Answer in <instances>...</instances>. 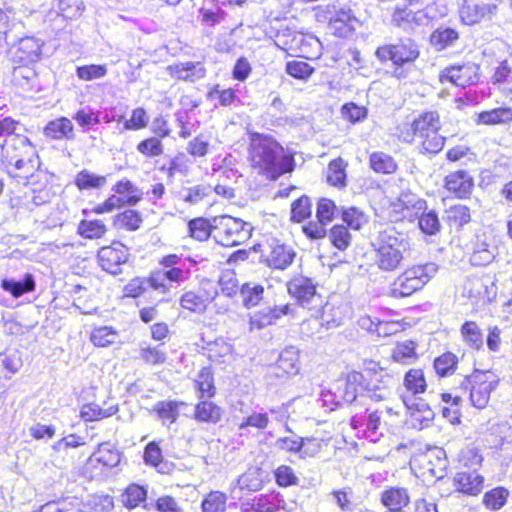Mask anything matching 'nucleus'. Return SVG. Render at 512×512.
Masks as SVG:
<instances>
[{
    "label": "nucleus",
    "instance_id": "nucleus-1",
    "mask_svg": "<svg viewBox=\"0 0 512 512\" xmlns=\"http://www.w3.org/2000/svg\"><path fill=\"white\" fill-rule=\"evenodd\" d=\"M249 161L253 170L276 180L294 169L292 154H284L283 147L272 137L255 134L249 146Z\"/></svg>",
    "mask_w": 512,
    "mask_h": 512
},
{
    "label": "nucleus",
    "instance_id": "nucleus-2",
    "mask_svg": "<svg viewBox=\"0 0 512 512\" xmlns=\"http://www.w3.org/2000/svg\"><path fill=\"white\" fill-rule=\"evenodd\" d=\"M1 160L8 174L24 180L40 166L36 148L26 136L19 133L6 138L1 145Z\"/></svg>",
    "mask_w": 512,
    "mask_h": 512
},
{
    "label": "nucleus",
    "instance_id": "nucleus-3",
    "mask_svg": "<svg viewBox=\"0 0 512 512\" xmlns=\"http://www.w3.org/2000/svg\"><path fill=\"white\" fill-rule=\"evenodd\" d=\"M382 377L383 370L375 362H370L363 372H349L344 381V400L352 403L358 395L364 393H367L368 397L375 401L386 399L390 391L386 385L379 386L377 384Z\"/></svg>",
    "mask_w": 512,
    "mask_h": 512
},
{
    "label": "nucleus",
    "instance_id": "nucleus-4",
    "mask_svg": "<svg viewBox=\"0 0 512 512\" xmlns=\"http://www.w3.org/2000/svg\"><path fill=\"white\" fill-rule=\"evenodd\" d=\"M409 131L402 134L406 142H415L421 153L436 154L440 152L445 144V137L439 134L441 122L436 111L421 113L410 125Z\"/></svg>",
    "mask_w": 512,
    "mask_h": 512
},
{
    "label": "nucleus",
    "instance_id": "nucleus-5",
    "mask_svg": "<svg viewBox=\"0 0 512 512\" xmlns=\"http://www.w3.org/2000/svg\"><path fill=\"white\" fill-rule=\"evenodd\" d=\"M406 237L395 228L390 227L379 232L375 243V265L383 272L397 270L408 251Z\"/></svg>",
    "mask_w": 512,
    "mask_h": 512
},
{
    "label": "nucleus",
    "instance_id": "nucleus-6",
    "mask_svg": "<svg viewBox=\"0 0 512 512\" xmlns=\"http://www.w3.org/2000/svg\"><path fill=\"white\" fill-rule=\"evenodd\" d=\"M437 272L438 265L434 262L407 267L395 278L388 294L395 299L409 297L422 290Z\"/></svg>",
    "mask_w": 512,
    "mask_h": 512
},
{
    "label": "nucleus",
    "instance_id": "nucleus-7",
    "mask_svg": "<svg viewBox=\"0 0 512 512\" xmlns=\"http://www.w3.org/2000/svg\"><path fill=\"white\" fill-rule=\"evenodd\" d=\"M213 228V239L225 247L243 244L252 233V226L249 223L229 215L214 217Z\"/></svg>",
    "mask_w": 512,
    "mask_h": 512
},
{
    "label": "nucleus",
    "instance_id": "nucleus-8",
    "mask_svg": "<svg viewBox=\"0 0 512 512\" xmlns=\"http://www.w3.org/2000/svg\"><path fill=\"white\" fill-rule=\"evenodd\" d=\"M419 48L410 38L400 39L394 44H385L377 48L375 55L381 62L391 61L395 66L398 77V69L405 64L413 63L419 57Z\"/></svg>",
    "mask_w": 512,
    "mask_h": 512
},
{
    "label": "nucleus",
    "instance_id": "nucleus-9",
    "mask_svg": "<svg viewBox=\"0 0 512 512\" xmlns=\"http://www.w3.org/2000/svg\"><path fill=\"white\" fill-rule=\"evenodd\" d=\"M471 384L470 400L474 407L483 409L487 406L490 394L499 384V377L492 371H475L469 378Z\"/></svg>",
    "mask_w": 512,
    "mask_h": 512
},
{
    "label": "nucleus",
    "instance_id": "nucleus-10",
    "mask_svg": "<svg viewBox=\"0 0 512 512\" xmlns=\"http://www.w3.org/2000/svg\"><path fill=\"white\" fill-rule=\"evenodd\" d=\"M411 463L421 470L423 477L431 476L436 479H442L448 467L446 453L438 447L430 448L425 453L413 457Z\"/></svg>",
    "mask_w": 512,
    "mask_h": 512
},
{
    "label": "nucleus",
    "instance_id": "nucleus-11",
    "mask_svg": "<svg viewBox=\"0 0 512 512\" xmlns=\"http://www.w3.org/2000/svg\"><path fill=\"white\" fill-rule=\"evenodd\" d=\"M289 294L294 297L300 306L308 310H319L322 307L323 299L316 292V287L311 279L297 277L291 280L288 285Z\"/></svg>",
    "mask_w": 512,
    "mask_h": 512
},
{
    "label": "nucleus",
    "instance_id": "nucleus-12",
    "mask_svg": "<svg viewBox=\"0 0 512 512\" xmlns=\"http://www.w3.org/2000/svg\"><path fill=\"white\" fill-rule=\"evenodd\" d=\"M100 267L113 275L121 273V267L128 260V249L120 242L99 249L97 255Z\"/></svg>",
    "mask_w": 512,
    "mask_h": 512
},
{
    "label": "nucleus",
    "instance_id": "nucleus-13",
    "mask_svg": "<svg viewBox=\"0 0 512 512\" xmlns=\"http://www.w3.org/2000/svg\"><path fill=\"white\" fill-rule=\"evenodd\" d=\"M479 78V66L474 63L454 65L443 69L439 75L441 83L451 82L456 86L473 85Z\"/></svg>",
    "mask_w": 512,
    "mask_h": 512
},
{
    "label": "nucleus",
    "instance_id": "nucleus-14",
    "mask_svg": "<svg viewBox=\"0 0 512 512\" xmlns=\"http://www.w3.org/2000/svg\"><path fill=\"white\" fill-rule=\"evenodd\" d=\"M189 271L182 268L157 270L151 274L147 282L155 291L169 294L174 288L173 284H180L188 280Z\"/></svg>",
    "mask_w": 512,
    "mask_h": 512
},
{
    "label": "nucleus",
    "instance_id": "nucleus-15",
    "mask_svg": "<svg viewBox=\"0 0 512 512\" xmlns=\"http://www.w3.org/2000/svg\"><path fill=\"white\" fill-rule=\"evenodd\" d=\"M265 263L273 269L284 270L290 266L295 258V252L278 240H272L263 253Z\"/></svg>",
    "mask_w": 512,
    "mask_h": 512
},
{
    "label": "nucleus",
    "instance_id": "nucleus-16",
    "mask_svg": "<svg viewBox=\"0 0 512 512\" xmlns=\"http://www.w3.org/2000/svg\"><path fill=\"white\" fill-rule=\"evenodd\" d=\"M497 5L494 3H473L464 1L460 7V18L466 25H474L482 20L491 19L497 13Z\"/></svg>",
    "mask_w": 512,
    "mask_h": 512
},
{
    "label": "nucleus",
    "instance_id": "nucleus-17",
    "mask_svg": "<svg viewBox=\"0 0 512 512\" xmlns=\"http://www.w3.org/2000/svg\"><path fill=\"white\" fill-rule=\"evenodd\" d=\"M42 42L33 37L26 36L21 38L17 45L12 49L13 62L19 64H31L40 59Z\"/></svg>",
    "mask_w": 512,
    "mask_h": 512
},
{
    "label": "nucleus",
    "instance_id": "nucleus-18",
    "mask_svg": "<svg viewBox=\"0 0 512 512\" xmlns=\"http://www.w3.org/2000/svg\"><path fill=\"white\" fill-rule=\"evenodd\" d=\"M359 26V20L350 9H340L330 19L329 27L339 37H349Z\"/></svg>",
    "mask_w": 512,
    "mask_h": 512
},
{
    "label": "nucleus",
    "instance_id": "nucleus-19",
    "mask_svg": "<svg viewBox=\"0 0 512 512\" xmlns=\"http://www.w3.org/2000/svg\"><path fill=\"white\" fill-rule=\"evenodd\" d=\"M167 70L172 77L189 82H196L206 75V69L201 62L177 63L168 66Z\"/></svg>",
    "mask_w": 512,
    "mask_h": 512
},
{
    "label": "nucleus",
    "instance_id": "nucleus-20",
    "mask_svg": "<svg viewBox=\"0 0 512 512\" xmlns=\"http://www.w3.org/2000/svg\"><path fill=\"white\" fill-rule=\"evenodd\" d=\"M445 187L458 198H464L472 191L473 179L467 172L459 170L446 176Z\"/></svg>",
    "mask_w": 512,
    "mask_h": 512
},
{
    "label": "nucleus",
    "instance_id": "nucleus-21",
    "mask_svg": "<svg viewBox=\"0 0 512 512\" xmlns=\"http://www.w3.org/2000/svg\"><path fill=\"white\" fill-rule=\"evenodd\" d=\"M454 480L458 490L466 494L477 495L483 489L484 478L476 470L458 472Z\"/></svg>",
    "mask_w": 512,
    "mask_h": 512
},
{
    "label": "nucleus",
    "instance_id": "nucleus-22",
    "mask_svg": "<svg viewBox=\"0 0 512 512\" xmlns=\"http://www.w3.org/2000/svg\"><path fill=\"white\" fill-rule=\"evenodd\" d=\"M12 82L24 92L32 91L37 84L36 71L29 64H20L13 69Z\"/></svg>",
    "mask_w": 512,
    "mask_h": 512
},
{
    "label": "nucleus",
    "instance_id": "nucleus-23",
    "mask_svg": "<svg viewBox=\"0 0 512 512\" xmlns=\"http://www.w3.org/2000/svg\"><path fill=\"white\" fill-rule=\"evenodd\" d=\"M1 288L13 297L19 298L35 289L34 277L32 274L27 273L21 280L5 278L1 281Z\"/></svg>",
    "mask_w": 512,
    "mask_h": 512
},
{
    "label": "nucleus",
    "instance_id": "nucleus-24",
    "mask_svg": "<svg viewBox=\"0 0 512 512\" xmlns=\"http://www.w3.org/2000/svg\"><path fill=\"white\" fill-rule=\"evenodd\" d=\"M112 191L123 197V202L127 206H135L143 197V192L128 179L118 181L112 187Z\"/></svg>",
    "mask_w": 512,
    "mask_h": 512
},
{
    "label": "nucleus",
    "instance_id": "nucleus-25",
    "mask_svg": "<svg viewBox=\"0 0 512 512\" xmlns=\"http://www.w3.org/2000/svg\"><path fill=\"white\" fill-rule=\"evenodd\" d=\"M477 124L482 125H499L512 122V109L507 107H499L489 111H483L477 114Z\"/></svg>",
    "mask_w": 512,
    "mask_h": 512
},
{
    "label": "nucleus",
    "instance_id": "nucleus-26",
    "mask_svg": "<svg viewBox=\"0 0 512 512\" xmlns=\"http://www.w3.org/2000/svg\"><path fill=\"white\" fill-rule=\"evenodd\" d=\"M277 367L287 375H296L300 370L299 351L294 346L285 348L279 355Z\"/></svg>",
    "mask_w": 512,
    "mask_h": 512
},
{
    "label": "nucleus",
    "instance_id": "nucleus-27",
    "mask_svg": "<svg viewBox=\"0 0 512 512\" xmlns=\"http://www.w3.org/2000/svg\"><path fill=\"white\" fill-rule=\"evenodd\" d=\"M381 501L388 509L403 511L402 509L408 505L410 497L405 488H390L382 493Z\"/></svg>",
    "mask_w": 512,
    "mask_h": 512
},
{
    "label": "nucleus",
    "instance_id": "nucleus-28",
    "mask_svg": "<svg viewBox=\"0 0 512 512\" xmlns=\"http://www.w3.org/2000/svg\"><path fill=\"white\" fill-rule=\"evenodd\" d=\"M184 402L178 401H160L155 404L153 411L156 412L158 418L163 424H173L179 416L180 407L184 406Z\"/></svg>",
    "mask_w": 512,
    "mask_h": 512
},
{
    "label": "nucleus",
    "instance_id": "nucleus-29",
    "mask_svg": "<svg viewBox=\"0 0 512 512\" xmlns=\"http://www.w3.org/2000/svg\"><path fill=\"white\" fill-rule=\"evenodd\" d=\"M459 39V33L449 27H439L430 36L431 45L437 50L442 51L452 46Z\"/></svg>",
    "mask_w": 512,
    "mask_h": 512
},
{
    "label": "nucleus",
    "instance_id": "nucleus-30",
    "mask_svg": "<svg viewBox=\"0 0 512 512\" xmlns=\"http://www.w3.org/2000/svg\"><path fill=\"white\" fill-rule=\"evenodd\" d=\"M416 343L411 340L399 342L392 350V359L401 364H411L416 361Z\"/></svg>",
    "mask_w": 512,
    "mask_h": 512
},
{
    "label": "nucleus",
    "instance_id": "nucleus-31",
    "mask_svg": "<svg viewBox=\"0 0 512 512\" xmlns=\"http://www.w3.org/2000/svg\"><path fill=\"white\" fill-rule=\"evenodd\" d=\"M444 218L451 228L459 229L470 222V210L464 205H454L446 209Z\"/></svg>",
    "mask_w": 512,
    "mask_h": 512
},
{
    "label": "nucleus",
    "instance_id": "nucleus-32",
    "mask_svg": "<svg viewBox=\"0 0 512 512\" xmlns=\"http://www.w3.org/2000/svg\"><path fill=\"white\" fill-rule=\"evenodd\" d=\"M195 419L200 422L217 423L221 419V409L211 401H201L195 407Z\"/></svg>",
    "mask_w": 512,
    "mask_h": 512
},
{
    "label": "nucleus",
    "instance_id": "nucleus-33",
    "mask_svg": "<svg viewBox=\"0 0 512 512\" xmlns=\"http://www.w3.org/2000/svg\"><path fill=\"white\" fill-rule=\"evenodd\" d=\"M263 470L257 467L249 468L238 478V485L241 490L259 491L264 482Z\"/></svg>",
    "mask_w": 512,
    "mask_h": 512
},
{
    "label": "nucleus",
    "instance_id": "nucleus-34",
    "mask_svg": "<svg viewBox=\"0 0 512 512\" xmlns=\"http://www.w3.org/2000/svg\"><path fill=\"white\" fill-rule=\"evenodd\" d=\"M463 341L471 348L479 350L483 347V334L476 322L466 321L461 326Z\"/></svg>",
    "mask_w": 512,
    "mask_h": 512
},
{
    "label": "nucleus",
    "instance_id": "nucleus-35",
    "mask_svg": "<svg viewBox=\"0 0 512 512\" xmlns=\"http://www.w3.org/2000/svg\"><path fill=\"white\" fill-rule=\"evenodd\" d=\"M85 512H110L114 508V500L110 495H89L83 502Z\"/></svg>",
    "mask_w": 512,
    "mask_h": 512
},
{
    "label": "nucleus",
    "instance_id": "nucleus-36",
    "mask_svg": "<svg viewBox=\"0 0 512 512\" xmlns=\"http://www.w3.org/2000/svg\"><path fill=\"white\" fill-rule=\"evenodd\" d=\"M213 299V296H202L195 292H186L180 300L182 308L195 313H203L208 303Z\"/></svg>",
    "mask_w": 512,
    "mask_h": 512
},
{
    "label": "nucleus",
    "instance_id": "nucleus-37",
    "mask_svg": "<svg viewBox=\"0 0 512 512\" xmlns=\"http://www.w3.org/2000/svg\"><path fill=\"white\" fill-rule=\"evenodd\" d=\"M93 459L103 466L115 467L120 462V453L108 442L99 445L98 450L93 454Z\"/></svg>",
    "mask_w": 512,
    "mask_h": 512
},
{
    "label": "nucleus",
    "instance_id": "nucleus-38",
    "mask_svg": "<svg viewBox=\"0 0 512 512\" xmlns=\"http://www.w3.org/2000/svg\"><path fill=\"white\" fill-rule=\"evenodd\" d=\"M214 218L207 220L205 218H196L189 222V232L191 237L198 241H204L209 237L213 238Z\"/></svg>",
    "mask_w": 512,
    "mask_h": 512
},
{
    "label": "nucleus",
    "instance_id": "nucleus-39",
    "mask_svg": "<svg viewBox=\"0 0 512 512\" xmlns=\"http://www.w3.org/2000/svg\"><path fill=\"white\" fill-rule=\"evenodd\" d=\"M146 497L147 491L143 487L130 484L122 493L121 502L125 507L132 509L143 503Z\"/></svg>",
    "mask_w": 512,
    "mask_h": 512
},
{
    "label": "nucleus",
    "instance_id": "nucleus-40",
    "mask_svg": "<svg viewBox=\"0 0 512 512\" xmlns=\"http://www.w3.org/2000/svg\"><path fill=\"white\" fill-rule=\"evenodd\" d=\"M370 166L375 172L383 174H391L397 168L394 159L384 152L372 153L370 155Z\"/></svg>",
    "mask_w": 512,
    "mask_h": 512
},
{
    "label": "nucleus",
    "instance_id": "nucleus-41",
    "mask_svg": "<svg viewBox=\"0 0 512 512\" xmlns=\"http://www.w3.org/2000/svg\"><path fill=\"white\" fill-rule=\"evenodd\" d=\"M404 386L412 394L425 392L427 384L421 369H410L404 377Z\"/></svg>",
    "mask_w": 512,
    "mask_h": 512
},
{
    "label": "nucleus",
    "instance_id": "nucleus-42",
    "mask_svg": "<svg viewBox=\"0 0 512 512\" xmlns=\"http://www.w3.org/2000/svg\"><path fill=\"white\" fill-rule=\"evenodd\" d=\"M285 71L295 79L307 81L314 73L315 68L303 60H292L286 63Z\"/></svg>",
    "mask_w": 512,
    "mask_h": 512
},
{
    "label": "nucleus",
    "instance_id": "nucleus-43",
    "mask_svg": "<svg viewBox=\"0 0 512 512\" xmlns=\"http://www.w3.org/2000/svg\"><path fill=\"white\" fill-rule=\"evenodd\" d=\"M78 232L85 238L98 239L105 235L107 227L101 220H83L78 226Z\"/></svg>",
    "mask_w": 512,
    "mask_h": 512
},
{
    "label": "nucleus",
    "instance_id": "nucleus-44",
    "mask_svg": "<svg viewBox=\"0 0 512 512\" xmlns=\"http://www.w3.org/2000/svg\"><path fill=\"white\" fill-rule=\"evenodd\" d=\"M263 286L256 283H245L240 289L243 304L246 307L256 306L263 297Z\"/></svg>",
    "mask_w": 512,
    "mask_h": 512
},
{
    "label": "nucleus",
    "instance_id": "nucleus-45",
    "mask_svg": "<svg viewBox=\"0 0 512 512\" xmlns=\"http://www.w3.org/2000/svg\"><path fill=\"white\" fill-rule=\"evenodd\" d=\"M107 182L106 176H99L88 170L79 172L75 178V185L80 189L101 188Z\"/></svg>",
    "mask_w": 512,
    "mask_h": 512
},
{
    "label": "nucleus",
    "instance_id": "nucleus-46",
    "mask_svg": "<svg viewBox=\"0 0 512 512\" xmlns=\"http://www.w3.org/2000/svg\"><path fill=\"white\" fill-rule=\"evenodd\" d=\"M139 358L150 365H160L166 361V352L161 349L160 345L150 346L142 344L139 348Z\"/></svg>",
    "mask_w": 512,
    "mask_h": 512
},
{
    "label": "nucleus",
    "instance_id": "nucleus-47",
    "mask_svg": "<svg viewBox=\"0 0 512 512\" xmlns=\"http://www.w3.org/2000/svg\"><path fill=\"white\" fill-rule=\"evenodd\" d=\"M118 411L117 406H110L107 409H102L97 404L84 405L81 409V417L85 421H94L110 417Z\"/></svg>",
    "mask_w": 512,
    "mask_h": 512
},
{
    "label": "nucleus",
    "instance_id": "nucleus-48",
    "mask_svg": "<svg viewBox=\"0 0 512 512\" xmlns=\"http://www.w3.org/2000/svg\"><path fill=\"white\" fill-rule=\"evenodd\" d=\"M117 332L110 326H101L95 328L91 333V341L95 346L106 347L113 344L117 339Z\"/></svg>",
    "mask_w": 512,
    "mask_h": 512
},
{
    "label": "nucleus",
    "instance_id": "nucleus-49",
    "mask_svg": "<svg viewBox=\"0 0 512 512\" xmlns=\"http://www.w3.org/2000/svg\"><path fill=\"white\" fill-rule=\"evenodd\" d=\"M211 194L212 187L210 185H196L185 189L182 192V199L190 205H197Z\"/></svg>",
    "mask_w": 512,
    "mask_h": 512
},
{
    "label": "nucleus",
    "instance_id": "nucleus-50",
    "mask_svg": "<svg viewBox=\"0 0 512 512\" xmlns=\"http://www.w3.org/2000/svg\"><path fill=\"white\" fill-rule=\"evenodd\" d=\"M286 430L289 431L291 435L279 437L275 441V447L281 451L300 454L303 438L294 434L288 426H286Z\"/></svg>",
    "mask_w": 512,
    "mask_h": 512
},
{
    "label": "nucleus",
    "instance_id": "nucleus-51",
    "mask_svg": "<svg viewBox=\"0 0 512 512\" xmlns=\"http://www.w3.org/2000/svg\"><path fill=\"white\" fill-rule=\"evenodd\" d=\"M342 220L351 229L359 230L368 222V217L360 209L350 207L342 211Z\"/></svg>",
    "mask_w": 512,
    "mask_h": 512
},
{
    "label": "nucleus",
    "instance_id": "nucleus-52",
    "mask_svg": "<svg viewBox=\"0 0 512 512\" xmlns=\"http://www.w3.org/2000/svg\"><path fill=\"white\" fill-rule=\"evenodd\" d=\"M509 491L503 487H497L488 491L483 498V502L487 508L498 510L506 503Z\"/></svg>",
    "mask_w": 512,
    "mask_h": 512
},
{
    "label": "nucleus",
    "instance_id": "nucleus-53",
    "mask_svg": "<svg viewBox=\"0 0 512 512\" xmlns=\"http://www.w3.org/2000/svg\"><path fill=\"white\" fill-rule=\"evenodd\" d=\"M457 364V357L450 352L444 353L434 360L436 373L445 377L454 373Z\"/></svg>",
    "mask_w": 512,
    "mask_h": 512
},
{
    "label": "nucleus",
    "instance_id": "nucleus-54",
    "mask_svg": "<svg viewBox=\"0 0 512 512\" xmlns=\"http://www.w3.org/2000/svg\"><path fill=\"white\" fill-rule=\"evenodd\" d=\"M226 495L219 491H214L202 502L203 512H225L226 510Z\"/></svg>",
    "mask_w": 512,
    "mask_h": 512
},
{
    "label": "nucleus",
    "instance_id": "nucleus-55",
    "mask_svg": "<svg viewBox=\"0 0 512 512\" xmlns=\"http://www.w3.org/2000/svg\"><path fill=\"white\" fill-rule=\"evenodd\" d=\"M337 211V207L332 200L326 198L320 199L316 210L318 222L322 225L331 223Z\"/></svg>",
    "mask_w": 512,
    "mask_h": 512
},
{
    "label": "nucleus",
    "instance_id": "nucleus-56",
    "mask_svg": "<svg viewBox=\"0 0 512 512\" xmlns=\"http://www.w3.org/2000/svg\"><path fill=\"white\" fill-rule=\"evenodd\" d=\"M346 173L342 159H336L330 162L327 170V181L333 186H343L345 184Z\"/></svg>",
    "mask_w": 512,
    "mask_h": 512
},
{
    "label": "nucleus",
    "instance_id": "nucleus-57",
    "mask_svg": "<svg viewBox=\"0 0 512 512\" xmlns=\"http://www.w3.org/2000/svg\"><path fill=\"white\" fill-rule=\"evenodd\" d=\"M71 285L73 286L72 294H80L79 296H73V305L84 314L90 313L92 307L88 304L89 292L85 283H72Z\"/></svg>",
    "mask_w": 512,
    "mask_h": 512
},
{
    "label": "nucleus",
    "instance_id": "nucleus-58",
    "mask_svg": "<svg viewBox=\"0 0 512 512\" xmlns=\"http://www.w3.org/2000/svg\"><path fill=\"white\" fill-rule=\"evenodd\" d=\"M115 223L120 227L133 231L140 227L142 218L135 210H125L124 212L116 215Z\"/></svg>",
    "mask_w": 512,
    "mask_h": 512
},
{
    "label": "nucleus",
    "instance_id": "nucleus-59",
    "mask_svg": "<svg viewBox=\"0 0 512 512\" xmlns=\"http://www.w3.org/2000/svg\"><path fill=\"white\" fill-rule=\"evenodd\" d=\"M482 455L476 447L467 446L459 454V462L466 468L476 470L482 463Z\"/></svg>",
    "mask_w": 512,
    "mask_h": 512
},
{
    "label": "nucleus",
    "instance_id": "nucleus-60",
    "mask_svg": "<svg viewBox=\"0 0 512 512\" xmlns=\"http://www.w3.org/2000/svg\"><path fill=\"white\" fill-rule=\"evenodd\" d=\"M311 215V202L307 196H301L291 205V219L301 222Z\"/></svg>",
    "mask_w": 512,
    "mask_h": 512
},
{
    "label": "nucleus",
    "instance_id": "nucleus-61",
    "mask_svg": "<svg viewBox=\"0 0 512 512\" xmlns=\"http://www.w3.org/2000/svg\"><path fill=\"white\" fill-rule=\"evenodd\" d=\"M418 14L407 8H397L392 15V22L396 26L408 30L412 22L418 23L420 20Z\"/></svg>",
    "mask_w": 512,
    "mask_h": 512
},
{
    "label": "nucleus",
    "instance_id": "nucleus-62",
    "mask_svg": "<svg viewBox=\"0 0 512 512\" xmlns=\"http://www.w3.org/2000/svg\"><path fill=\"white\" fill-rule=\"evenodd\" d=\"M329 238L331 243L339 250H345L351 241V235L343 225H335L330 230Z\"/></svg>",
    "mask_w": 512,
    "mask_h": 512
},
{
    "label": "nucleus",
    "instance_id": "nucleus-63",
    "mask_svg": "<svg viewBox=\"0 0 512 512\" xmlns=\"http://www.w3.org/2000/svg\"><path fill=\"white\" fill-rule=\"evenodd\" d=\"M269 416L265 412H253L247 417L243 418L239 424V430H245L249 427L256 428L259 430L266 429L269 424Z\"/></svg>",
    "mask_w": 512,
    "mask_h": 512
},
{
    "label": "nucleus",
    "instance_id": "nucleus-64",
    "mask_svg": "<svg viewBox=\"0 0 512 512\" xmlns=\"http://www.w3.org/2000/svg\"><path fill=\"white\" fill-rule=\"evenodd\" d=\"M137 151L146 157H157L163 154V145L159 138L150 137L137 145Z\"/></svg>",
    "mask_w": 512,
    "mask_h": 512
}]
</instances>
